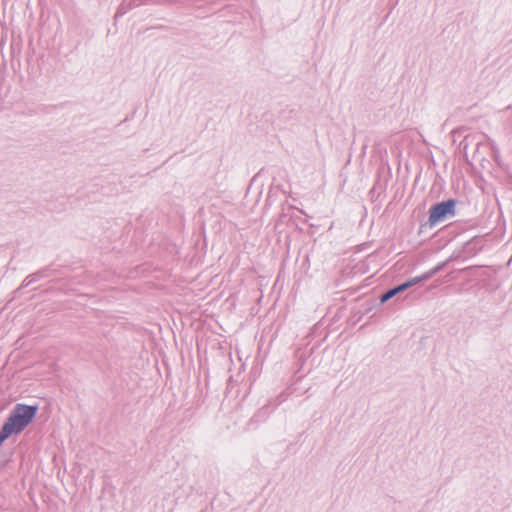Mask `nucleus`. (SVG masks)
<instances>
[{"label": "nucleus", "instance_id": "nucleus-9", "mask_svg": "<svg viewBox=\"0 0 512 512\" xmlns=\"http://www.w3.org/2000/svg\"><path fill=\"white\" fill-rule=\"evenodd\" d=\"M445 266V263H440L434 268L431 269V271H434V275L438 273L443 267Z\"/></svg>", "mask_w": 512, "mask_h": 512}, {"label": "nucleus", "instance_id": "nucleus-6", "mask_svg": "<svg viewBox=\"0 0 512 512\" xmlns=\"http://www.w3.org/2000/svg\"><path fill=\"white\" fill-rule=\"evenodd\" d=\"M434 276V271H431V269L421 275H419L420 282L429 280Z\"/></svg>", "mask_w": 512, "mask_h": 512}, {"label": "nucleus", "instance_id": "nucleus-2", "mask_svg": "<svg viewBox=\"0 0 512 512\" xmlns=\"http://www.w3.org/2000/svg\"><path fill=\"white\" fill-rule=\"evenodd\" d=\"M455 207L456 200L454 199H448L433 205L430 208L429 226L433 227L447 218L454 217L456 214Z\"/></svg>", "mask_w": 512, "mask_h": 512}, {"label": "nucleus", "instance_id": "nucleus-3", "mask_svg": "<svg viewBox=\"0 0 512 512\" xmlns=\"http://www.w3.org/2000/svg\"><path fill=\"white\" fill-rule=\"evenodd\" d=\"M405 290V285H403V283L393 288H390L380 296V302L385 303L388 300L392 299L397 294L404 292Z\"/></svg>", "mask_w": 512, "mask_h": 512}, {"label": "nucleus", "instance_id": "nucleus-4", "mask_svg": "<svg viewBox=\"0 0 512 512\" xmlns=\"http://www.w3.org/2000/svg\"><path fill=\"white\" fill-rule=\"evenodd\" d=\"M13 433H15L14 429L8 425V423L5 421L2 428L0 429V446L3 444V442L8 439Z\"/></svg>", "mask_w": 512, "mask_h": 512}, {"label": "nucleus", "instance_id": "nucleus-7", "mask_svg": "<svg viewBox=\"0 0 512 512\" xmlns=\"http://www.w3.org/2000/svg\"><path fill=\"white\" fill-rule=\"evenodd\" d=\"M35 280V276L34 275H30L28 276L27 278L24 279V281L22 282V285L21 287H28L32 282H34Z\"/></svg>", "mask_w": 512, "mask_h": 512}, {"label": "nucleus", "instance_id": "nucleus-8", "mask_svg": "<svg viewBox=\"0 0 512 512\" xmlns=\"http://www.w3.org/2000/svg\"><path fill=\"white\" fill-rule=\"evenodd\" d=\"M126 13V10L121 6L118 8L116 14H115V18L117 19L118 17L124 15Z\"/></svg>", "mask_w": 512, "mask_h": 512}, {"label": "nucleus", "instance_id": "nucleus-1", "mask_svg": "<svg viewBox=\"0 0 512 512\" xmlns=\"http://www.w3.org/2000/svg\"><path fill=\"white\" fill-rule=\"evenodd\" d=\"M36 413L37 406L17 404L6 422L14 429L15 433H20L30 424Z\"/></svg>", "mask_w": 512, "mask_h": 512}, {"label": "nucleus", "instance_id": "nucleus-5", "mask_svg": "<svg viewBox=\"0 0 512 512\" xmlns=\"http://www.w3.org/2000/svg\"><path fill=\"white\" fill-rule=\"evenodd\" d=\"M418 283H420V279H419V276H416V277H413L410 280L404 282L403 285H405V289L407 290L408 288H410Z\"/></svg>", "mask_w": 512, "mask_h": 512}]
</instances>
